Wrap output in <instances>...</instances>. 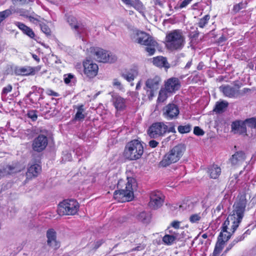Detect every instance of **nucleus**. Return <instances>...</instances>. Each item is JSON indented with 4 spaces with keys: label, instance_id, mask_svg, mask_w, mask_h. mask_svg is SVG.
I'll list each match as a JSON object with an SVG mask.
<instances>
[{
    "label": "nucleus",
    "instance_id": "obj_1",
    "mask_svg": "<svg viewBox=\"0 0 256 256\" xmlns=\"http://www.w3.org/2000/svg\"><path fill=\"white\" fill-rule=\"evenodd\" d=\"M246 203L247 200L245 195L238 196V200L234 205V209L232 214L228 216L224 222V228L226 226H230V230L234 232L244 216Z\"/></svg>",
    "mask_w": 256,
    "mask_h": 256
},
{
    "label": "nucleus",
    "instance_id": "obj_2",
    "mask_svg": "<svg viewBox=\"0 0 256 256\" xmlns=\"http://www.w3.org/2000/svg\"><path fill=\"white\" fill-rule=\"evenodd\" d=\"M185 44V38L180 30H174L168 32L166 36V46L170 50H182Z\"/></svg>",
    "mask_w": 256,
    "mask_h": 256
},
{
    "label": "nucleus",
    "instance_id": "obj_3",
    "mask_svg": "<svg viewBox=\"0 0 256 256\" xmlns=\"http://www.w3.org/2000/svg\"><path fill=\"white\" fill-rule=\"evenodd\" d=\"M185 151L186 146L184 144H178L175 146L164 155L160 164L162 167H166L177 162L182 158Z\"/></svg>",
    "mask_w": 256,
    "mask_h": 256
},
{
    "label": "nucleus",
    "instance_id": "obj_4",
    "mask_svg": "<svg viewBox=\"0 0 256 256\" xmlns=\"http://www.w3.org/2000/svg\"><path fill=\"white\" fill-rule=\"evenodd\" d=\"M136 188V180L131 177L128 178L124 188L116 190L114 194V198L120 202L131 200L134 198V191Z\"/></svg>",
    "mask_w": 256,
    "mask_h": 256
},
{
    "label": "nucleus",
    "instance_id": "obj_5",
    "mask_svg": "<svg viewBox=\"0 0 256 256\" xmlns=\"http://www.w3.org/2000/svg\"><path fill=\"white\" fill-rule=\"evenodd\" d=\"M144 153V146L140 141L134 140L128 142L124 148V156L129 160L140 158Z\"/></svg>",
    "mask_w": 256,
    "mask_h": 256
},
{
    "label": "nucleus",
    "instance_id": "obj_6",
    "mask_svg": "<svg viewBox=\"0 0 256 256\" xmlns=\"http://www.w3.org/2000/svg\"><path fill=\"white\" fill-rule=\"evenodd\" d=\"M78 203L74 200H66L58 205V212L62 215H74L79 208Z\"/></svg>",
    "mask_w": 256,
    "mask_h": 256
},
{
    "label": "nucleus",
    "instance_id": "obj_7",
    "mask_svg": "<svg viewBox=\"0 0 256 256\" xmlns=\"http://www.w3.org/2000/svg\"><path fill=\"white\" fill-rule=\"evenodd\" d=\"M230 229V226H226V228H224V223L223 224L222 232L218 236V241L216 244L212 256H218L220 254L224 242L228 240L230 238L232 234L234 232H232Z\"/></svg>",
    "mask_w": 256,
    "mask_h": 256
},
{
    "label": "nucleus",
    "instance_id": "obj_8",
    "mask_svg": "<svg viewBox=\"0 0 256 256\" xmlns=\"http://www.w3.org/2000/svg\"><path fill=\"white\" fill-rule=\"evenodd\" d=\"M92 52L96 60L100 62H113L116 60L115 56L110 52L100 48H92Z\"/></svg>",
    "mask_w": 256,
    "mask_h": 256
},
{
    "label": "nucleus",
    "instance_id": "obj_9",
    "mask_svg": "<svg viewBox=\"0 0 256 256\" xmlns=\"http://www.w3.org/2000/svg\"><path fill=\"white\" fill-rule=\"evenodd\" d=\"M240 88V86L238 84L234 86L230 84H222L219 87V90L224 96L236 99L242 96Z\"/></svg>",
    "mask_w": 256,
    "mask_h": 256
},
{
    "label": "nucleus",
    "instance_id": "obj_10",
    "mask_svg": "<svg viewBox=\"0 0 256 256\" xmlns=\"http://www.w3.org/2000/svg\"><path fill=\"white\" fill-rule=\"evenodd\" d=\"M168 126L164 122L154 123L148 130V134L152 138L163 136L168 131Z\"/></svg>",
    "mask_w": 256,
    "mask_h": 256
},
{
    "label": "nucleus",
    "instance_id": "obj_11",
    "mask_svg": "<svg viewBox=\"0 0 256 256\" xmlns=\"http://www.w3.org/2000/svg\"><path fill=\"white\" fill-rule=\"evenodd\" d=\"M48 144V138L47 135L40 134L35 138L32 142V148L34 152H41L43 151Z\"/></svg>",
    "mask_w": 256,
    "mask_h": 256
},
{
    "label": "nucleus",
    "instance_id": "obj_12",
    "mask_svg": "<svg viewBox=\"0 0 256 256\" xmlns=\"http://www.w3.org/2000/svg\"><path fill=\"white\" fill-rule=\"evenodd\" d=\"M132 40L134 42L146 46L148 44L154 46L155 44V40L152 36L146 33L140 31H136L134 33Z\"/></svg>",
    "mask_w": 256,
    "mask_h": 256
},
{
    "label": "nucleus",
    "instance_id": "obj_13",
    "mask_svg": "<svg viewBox=\"0 0 256 256\" xmlns=\"http://www.w3.org/2000/svg\"><path fill=\"white\" fill-rule=\"evenodd\" d=\"M84 73L88 78L95 77L98 73V67L97 64L90 60L83 62Z\"/></svg>",
    "mask_w": 256,
    "mask_h": 256
},
{
    "label": "nucleus",
    "instance_id": "obj_14",
    "mask_svg": "<svg viewBox=\"0 0 256 256\" xmlns=\"http://www.w3.org/2000/svg\"><path fill=\"white\" fill-rule=\"evenodd\" d=\"M163 116L168 120L176 118L179 114L180 110L177 105L169 104L163 108Z\"/></svg>",
    "mask_w": 256,
    "mask_h": 256
},
{
    "label": "nucleus",
    "instance_id": "obj_15",
    "mask_svg": "<svg viewBox=\"0 0 256 256\" xmlns=\"http://www.w3.org/2000/svg\"><path fill=\"white\" fill-rule=\"evenodd\" d=\"M164 200V196L160 192H152L150 196V206L153 209H157L162 205Z\"/></svg>",
    "mask_w": 256,
    "mask_h": 256
},
{
    "label": "nucleus",
    "instance_id": "obj_16",
    "mask_svg": "<svg viewBox=\"0 0 256 256\" xmlns=\"http://www.w3.org/2000/svg\"><path fill=\"white\" fill-rule=\"evenodd\" d=\"M41 69V66H38L35 67L30 66L16 67L14 72L17 75L29 76L34 75Z\"/></svg>",
    "mask_w": 256,
    "mask_h": 256
},
{
    "label": "nucleus",
    "instance_id": "obj_17",
    "mask_svg": "<svg viewBox=\"0 0 256 256\" xmlns=\"http://www.w3.org/2000/svg\"><path fill=\"white\" fill-rule=\"evenodd\" d=\"M112 102L117 111H123L126 108V100L117 94L112 95Z\"/></svg>",
    "mask_w": 256,
    "mask_h": 256
},
{
    "label": "nucleus",
    "instance_id": "obj_18",
    "mask_svg": "<svg viewBox=\"0 0 256 256\" xmlns=\"http://www.w3.org/2000/svg\"><path fill=\"white\" fill-rule=\"evenodd\" d=\"M246 158L245 154L242 151H238L232 155L230 161L232 166H238L244 162Z\"/></svg>",
    "mask_w": 256,
    "mask_h": 256
},
{
    "label": "nucleus",
    "instance_id": "obj_19",
    "mask_svg": "<svg viewBox=\"0 0 256 256\" xmlns=\"http://www.w3.org/2000/svg\"><path fill=\"white\" fill-rule=\"evenodd\" d=\"M180 87V82L178 78H172L168 79L165 84L166 90L168 92H172L178 90Z\"/></svg>",
    "mask_w": 256,
    "mask_h": 256
},
{
    "label": "nucleus",
    "instance_id": "obj_20",
    "mask_svg": "<svg viewBox=\"0 0 256 256\" xmlns=\"http://www.w3.org/2000/svg\"><path fill=\"white\" fill-rule=\"evenodd\" d=\"M41 171V166L38 164H33L28 168L26 172V180H32L36 177Z\"/></svg>",
    "mask_w": 256,
    "mask_h": 256
},
{
    "label": "nucleus",
    "instance_id": "obj_21",
    "mask_svg": "<svg viewBox=\"0 0 256 256\" xmlns=\"http://www.w3.org/2000/svg\"><path fill=\"white\" fill-rule=\"evenodd\" d=\"M47 244H48L56 248L59 246L58 244L56 241V232L54 229H49L46 232Z\"/></svg>",
    "mask_w": 256,
    "mask_h": 256
},
{
    "label": "nucleus",
    "instance_id": "obj_22",
    "mask_svg": "<svg viewBox=\"0 0 256 256\" xmlns=\"http://www.w3.org/2000/svg\"><path fill=\"white\" fill-rule=\"evenodd\" d=\"M231 126L232 130L234 134H243L246 132V128L242 120L234 122L232 124Z\"/></svg>",
    "mask_w": 256,
    "mask_h": 256
},
{
    "label": "nucleus",
    "instance_id": "obj_23",
    "mask_svg": "<svg viewBox=\"0 0 256 256\" xmlns=\"http://www.w3.org/2000/svg\"><path fill=\"white\" fill-rule=\"evenodd\" d=\"M161 79L159 76H154L148 78L146 82V88L158 90L159 88Z\"/></svg>",
    "mask_w": 256,
    "mask_h": 256
},
{
    "label": "nucleus",
    "instance_id": "obj_24",
    "mask_svg": "<svg viewBox=\"0 0 256 256\" xmlns=\"http://www.w3.org/2000/svg\"><path fill=\"white\" fill-rule=\"evenodd\" d=\"M66 20L72 28H74L80 34L84 32L85 30L84 26L78 24L75 17L72 16H67Z\"/></svg>",
    "mask_w": 256,
    "mask_h": 256
},
{
    "label": "nucleus",
    "instance_id": "obj_25",
    "mask_svg": "<svg viewBox=\"0 0 256 256\" xmlns=\"http://www.w3.org/2000/svg\"><path fill=\"white\" fill-rule=\"evenodd\" d=\"M207 172L211 178L216 179L221 174L220 168L216 164H213L208 168Z\"/></svg>",
    "mask_w": 256,
    "mask_h": 256
},
{
    "label": "nucleus",
    "instance_id": "obj_26",
    "mask_svg": "<svg viewBox=\"0 0 256 256\" xmlns=\"http://www.w3.org/2000/svg\"><path fill=\"white\" fill-rule=\"evenodd\" d=\"M153 64L160 68H168L170 64L168 63L166 58L162 56H158L153 58Z\"/></svg>",
    "mask_w": 256,
    "mask_h": 256
},
{
    "label": "nucleus",
    "instance_id": "obj_27",
    "mask_svg": "<svg viewBox=\"0 0 256 256\" xmlns=\"http://www.w3.org/2000/svg\"><path fill=\"white\" fill-rule=\"evenodd\" d=\"M14 24L23 32L24 34L27 35L30 38H34L35 34L32 30L30 27H28L24 24L19 22H15Z\"/></svg>",
    "mask_w": 256,
    "mask_h": 256
},
{
    "label": "nucleus",
    "instance_id": "obj_28",
    "mask_svg": "<svg viewBox=\"0 0 256 256\" xmlns=\"http://www.w3.org/2000/svg\"><path fill=\"white\" fill-rule=\"evenodd\" d=\"M228 106V102L226 100H221L217 102L216 104L214 110L216 113L223 112Z\"/></svg>",
    "mask_w": 256,
    "mask_h": 256
},
{
    "label": "nucleus",
    "instance_id": "obj_29",
    "mask_svg": "<svg viewBox=\"0 0 256 256\" xmlns=\"http://www.w3.org/2000/svg\"><path fill=\"white\" fill-rule=\"evenodd\" d=\"M138 75V72L136 70L133 69L123 73L122 76L127 81L130 82L132 81Z\"/></svg>",
    "mask_w": 256,
    "mask_h": 256
},
{
    "label": "nucleus",
    "instance_id": "obj_30",
    "mask_svg": "<svg viewBox=\"0 0 256 256\" xmlns=\"http://www.w3.org/2000/svg\"><path fill=\"white\" fill-rule=\"evenodd\" d=\"M138 218L144 224H148L150 222V217L149 214L142 212L138 215Z\"/></svg>",
    "mask_w": 256,
    "mask_h": 256
},
{
    "label": "nucleus",
    "instance_id": "obj_31",
    "mask_svg": "<svg viewBox=\"0 0 256 256\" xmlns=\"http://www.w3.org/2000/svg\"><path fill=\"white\" fill-rule=\"evenodd\" d=\"M28 18L30 22L39 26L44 22V19L38 15H36L34 16H30Z\"/></svg>",
    "mask_w": 256,
    "mask_h": 256
},
{
    "label": "nucleus",
    "instance_id": "obj_32",
    "mask_svg": "<svg viewBox=\"0 0 256 256\" xmlns=\"http://www.w3.org/2000/svg\"><path fill=\"white\" fill-rule=\"evenodd\" d=\"M194 207L193 202L190 200H184L180 206V208L182 210H191Z\"/></svg>",
    "mask_w": 256,
    "mask_h": 256
},
{
    "label": "nucleus",
    "instance_id": "obj_33",
    "mask_svg": "<svg viewBox=\"0 0 256 256\" xmlns=\"http://www.w3.org/2000/svg\"><path fill=\"white\" fill-rule=\"evenodd\" d=\"M243 122L246 128V126L251 128H256V118H254L246 119L243 121Z\"/></svg>",
    "mask_w": 256,
    "mask_h": 256
},
{
    "label": "nucleus",
    "instance_id": "obj_34",
    "mask_svg": "<svg viewBox=\"0 0 256 256\" xmlns=\"http://www.w3.org/2000/svg\"><path fill=\"white\" fill-rule=\"evenodd\" d=\"M176 240V236L170 234H166L162 238L164 243L166 245L172 244Z\"/></svg>",
    "mask_w": 256,
    "mask_h": 256
},
{
    "label": "nucleus",
    "instance_id": "obj_35",
    "mask_svg": "<svg viewBox=\"0 0 256 256\" xmlns=\"http://www.w3.org/2000/svg\"><path fill=\"white\" fill-rule=\"evenodd\" d=\"M202 216L201 213L192 214L189 218V220L192 224L198 223L202 218Z\"/></svg>",
    "mask_w": 256,
    "mask_h": 256
},
{
    "label": "nucleus",
    "instance_id": "obj_36",
    "mask_svg": "<svg viewBox=\"0 0 256 256\" xmlns=\"http://www.w3.org/2000/svg\"><path fill=\"white\" fill-rule=\"evenodd\" d=\"M192 130V126L190 124L184 126H180L178 128V132L180 134L189 132Z\"/></svg>",
    "mask_w": 256,
    "mask_h": 256
},
{
    "label": "nucleus",
    "instance_id": "obj_37",
    "mask_svg": "<svg viewBox=\"0 0 256 256\" xmlns=\"http://www.w3.org/2000/svg\"><path fill=\"white\" fill-rule=\"evenodd\" d=\"M210 19V16L208 14L204 16L202 18H200L198 24V26L201 28H204L208 23Z\"/></svg>",
    "mask_w": 256,
    "mask_h": 256
},
{
    "label": "nucleus",
    "instance_id": "obj_38",
    "mask_svg": "<svg viewBox=\"0 0 256 256\" xmlns=\"http://www.w3.org/2000/svg\"><path fill=\"white\" fill-rule=\"evenodd\" d=\"M84 112V110L83 108V106L81 105L79 106L78 108L77 112L75 116V118L76 120H82L84 118V116L83 114V112Z\"/></svg>",
    "mask_w": 256,
    "mask_h": 256
},
{
    "label": "nucleus",
    "instance_id": "obj_39",
    "mask_svg": "<svg viewBox=\"0 0 256 256\" xmlns=\"http://www.w3.org/2000/svg\"><path fill=\"white\" fill-rule=\"evenodd\" d=\"M157 42L155 41V44H154V46L151 44H148L146 46V50L148 52L150 56L154 54L156 52V48L157 46Z\"/></svg>",
    "mask_w": 256,
    "mask_h": 256
},
{
    "label": "nucleus",
    "instance_id": "obj_40",
    "mask_svg": "<svg viewBox=\"0 0 256 256\" xmlns=\"http://www.w3.org/2000/svg\"><path fill=\"white\" fill-rule=\"evenodd\" d=\"M167 91L164 90H160L159 92L158 100L159 102H164L168 98Z\"/></svg>",
    "mask_w": 256,
    "mask_h": 256
},
{
    "label": "nucleus",
    "instance_id": "obj_41",
    "mask_svg": "<svg viewBox=\"0 0 256 256\" xmlns=\"http://www.w3.org/2000/svg\"><path fill=\"white\" fill-rule=\"evenodd\" d=\"M131 6L138 11H142L144 10V5L140 0L136 2H132Z\"/></svg>",
    "mask_w": 256,
    "mask_h": 256
},
{
    "label": "nucleus",
    "instance_id": "obj_42",
    "mask_svg": "<svg viewBox=\"0 0 256 256\" xmlns=\"http://www.w3.org/2000/svg\"><path fill=\"white\" fill-rule=\"evenodd\" d=\"M75 80L74 76L72 74L64 75V82L66 84H70Z\"/></svg>",
    "mask_w": 256,
    "mask_h": 256
},
{
    "label": "nucleus",
    "instance_id": "obj_43",
    "mask_svg": "<svg viewBox=\"0 0 256 256\" xmlns=\"http://www.w3.org/2000/svg\"><path fill=\"white\" fill-rule=\"evenodd\" d=\"M246 8V4L244 2H240L234 6L232 10L234 12L236 13L240 10Z\"/></svg>",
    "mask_w": 256,
    "mask_h": 256
},
{
    "label": "nucleus",
    "instance_id": "obj_44",
    "mask_svg": "<svg viewBox=\"0 0 256 256\" xmlns=\"http://www.w3.org/2000/svg\"><path fill=\"white\" fill-rule=\"evenodd\" d=\"M244 234L242 236H238V237L236 238V239H235V240L233 241L232 244H230L226 248V251H228V250H229L230 249H231V248H232L233 246H234L235 244L237 243V242H240V241H241V240H243L244 239Z\"/></svg>",
    "mask_w": 256,
    "mask_h": 256
},
{
    "label": "nucleus",
    "instance_id": "obj_45",
    "mask_svg": "<svg viewBox=\"0 0 256 256\" xmlns=\"http://www.w3.org/2000/svg\"><path fill=\"white\" fill-rule=\"evenodd\" d=\"M144 90H146L148 97L150 100H152L154 96V93L157 90H156L149 89L144 88Z\"/></svg>",
    "mask_w": 256,
    "mask_h": 256
},
{
    "label": "nucleus",
    "instance_id": "obj_46",
    "mask_svg": "<svg viewBox=\"0 0 256 256\" xmlns=\"http://www.w3.org/2000/svg\"><path fill=\"white\" fill-rule=\"evenodd\" d=\"M43 32L46 34V35L50 34V28L47 26L43 22L42 24L40 26Z\"/></svg>",
    "mask_w": 256,
    "mask_h": 256
},
{
    "label": "nucleus",
    "instance_id": "obj_47",
    "mask_svg": "<svg viewBox=\"0 0 256 256\" xmlns=\"http://www.w3.org/2000/svg\"><path fill=\"white\" fill-rule=\"evenodd\" d=\"M112 85L114 88L119 90H122L123 89V86L121 84V82L118 78L114 79L112 82Z\"/></svg>",
    "mask_w": 256,
    "mask_h": 256
},
{
    "label": "nucleus",
    "instance_id": "obj_48",
    "mask_svg": "<svg viewBox=\"0 0 256 256\" xmlns=\"http://www.w3.org/2000/svg\"><path fill=\"white\" fill-rule=\"evenodd\" d=\"M28 116L29 118H31L33 121H34L37 118L36 112L34 110H30L28 112Z\"/></svg>",
    "mask_w": 256,
    "mask_h": 256
},
{
    "label": "nucleus",
    "instance_id": "obj_49",
    "mask_svg": "<svg viewBox=\"0 0 256 256\" xmlns=\"http://www.w3.org/2000/svg\"><path fill=\"white\" fill-rule=\"evenodd\" d=\"M12 90V86L10 84H8L4 87L2 89V94L6 96L8 92H10Z\"/></svg>",
    "mask_w": 256,
    "mask_h": 256
},
{
    "label": "nucleus",
    "instance_id": "obj_50",
    "mask_svg": "<svg viewBox=\"0 0 256 256\" xmlns=\"http://www.w3.org/2000/svg\"><path fill=\"white\" fill-rule=\"evenodd\" d=\"M194 133L196 136H202L204 134V132L198 126H195Z\"/></svg>",
    "mask_w": 256,
    "mask_h": 256
},
{
    "label": "nucleus",
    "instance_id": "obj_51",
    "mask_svg": "<svg viewBox=\"0 0 256 256\" xmlns=\"http://www.w3.org/2000/svg\"><path fill=\"white\" fill-rule=\"evenodd\" d=\"M62 158V160L64 162L70 161L72 160V156L71 154L67 152H65L64 153Z\"/></svg>",
    "mask_w": 256,
    "mask_h": 256
},
{
    "label": "nucleus",
    "instance_id": "obj_52",
    "mask_svg": "<svg viewBox=\"0 0 256 256\" xmlns=\"http://www.w3.org/2000/svg\"><path fill=\"white\" fill-rule=\"evenodd\" d=\"M46 94L48 96H59V94L58 92H56L50 89H48L46 90Z\"/></svg>",
    "mask_w": 256,
    "mask_h": 256
},
{
    "label": "nucleus",
    "instance_id": "obj_53",
    "mask_svg": "<svg viewBox=\"0 0 256 256\" xmlns=\"http://www.w3.org/2000/svg\"><path fill=\"white\" fill-rule=\"evenodd\" d=\"M190 2L188 0H183L180 4L179 8H182L186 7Z\"/></svg>",
    "mask_w": 256,
    "mask_h": 256
},
{
    "label": "nucleus",
    "instance_id": "obj_54",
    "mask_svg": "<svg viewBox=\"0 0 256 256\" xmlns=\"http://www.w3.org/2000/svg\"><path fill=\"white\" fill-rule=\"evenodd\" d=\"M148 144L151 148H154L158 146V142L155 140H151L149 142Z\"/></svg>",
    "mask_w": 256,
    "mask_h": 256
},
{
    "label": "nucleus",
    "instance_id": "obj_55",
    "mask_svg": "<svg viewBox=\"0 0 256 256\" xmlns=\"http://www.w3.org/2000/svg\"><path fill=\"white\" fill-rule=\"evenodd\" d=\"M180 224V222L178 221H174L170 224L171 226L176 229L179 228Z\"/></svg>",
    "mask_w": 256,
    "mask_h": 256
},
{
    "label": "nucleus",
    "instance_id": "obj_56",
    "mask_svg": "<svg viewBox=\"0 0 256 256\" xmlns=\"http://www.w3.org/2000/svg\"><path fill=\"white\" fill-rule=\"evenodd\" d=\"M167 132H174V133L176 132V130H175L174 126H172L170 128H168Z\"/></svg>",
    "mask_w": 256,
    "mask_h": 256
},
{
    "label": "nucleus",
    "instance_id": "obj_57",
    "mask_svg": "<svg viewBox=\"0 0 256 256\" xmlns=\"http://www.w3.org/2000/svg\"><path fill=\"white\" fill-rule=\"evenodd\" d=\"M145 248V246L142 244V245H140L139 246H136L135 248H134V250H142L144 248Z\"/></svg>",
    "mask_w": 256,
    "mask_h": 256
},
{
    "label": "nucleus",
    "instance_id": "obj_58",
    "mask_svg": "<svg viewBox=\"0 0 256 256\" xmlns=\"http://www.w3.org/2000/svg\"><path fill=\"white\" fill-rule=\"evenodd\" d=\"M192 60H191L188 61L187 62L186 66H185V68L186 69L189 68L190 67V66H192Z\"/></svg>",
    "mask_w": 256,
    "mask_h": 256
},
{
    "label": "nucleus",
    "instance_id": "obj_59",
    "mask_svg": "<svg viewBox=\"0 0 256 256\" xmlns=\"http://www.w3.org/2000/svg\"><path fill=\"white\" fill-rule=\"evenodd\" d=\"M32 56L33 58L37 62H39L40 61V59L37 55L35 54H32Z\"/></svg>",
    "mask_w": 256,
    "mask_h": 256
},
{
    "label": "nucleus",
    "instance_id": "obj_60",
    "mask_svg": "<svg viewBox=\"0 0 256 256\" xmlns=\"http://www.w3.org/2000/svg\"><path fill=\"white\" fill-rule=\"evenodd\" d=\"M203 67H204V64H203L202 62H200L197 66V69L198 70H201L202 69Z\"/></svg>",
    "mask_w": 256,
    "mask_h": 256
},
{
    "label": "nucleus",
    "instance_id": "obj_61",
    "mask_svg": "<svg viewBox=\"0 0 256 256\" xmlns=\"http://www.w3.org/2000/svg\"><path fill=\"white\" fill-rule=\"evenodd\" d=\"M126 4L130 5L132 4V2L131 0H122Z\"/></svg>",
    "mask_w": 256,
    "mask_h": 256
},
{
    "label": "nucleus",
    "instance_id": "obj_62",
    "mask_svg": "<svg viewBox=\"0 0 256 256\" xmlns=\"http://www.w3.org/2000/svg\"><path fill=\"white\" fill-rule=\"evenodd\" d=\"M141 86V81L140 80L136 84V90H138L140 88Z\"/></svg>",
    "mask_w": 256,
    "mask_h": 256
},
{
    "label": "nucleus",
    "instance_id": "obj_63",
    "mask_svg": "<svg viewBox=\"0 0 256 256\" xmlns=\"http://www.w3.org/2000/svg\"><path fill=\"white\" fill-rule=\"evenodd\" d=\"M250 90L248 88H244L242 91H241V93L242 94V96L244 94H245L246 92H247Z\"/></svg>",
    "mask_w": 256,
    "mask_h": 256
},
{
    "label": "nucleus",
    "instance_id": "obj_64",
    "mask_svg": "<svg viewBox=\"0 0 256 256\" xmlns=\"http://www.w3.org/2000/svg\"><path fill=\"white\" fill-rule=\"evenodd\" d=\"M123 182H124L123 180H119L118 183V188H120L122 185L123 184Z\"/></svg>",
    "mask_w": 256,
    "mask_h": 256
}]
</instances>
